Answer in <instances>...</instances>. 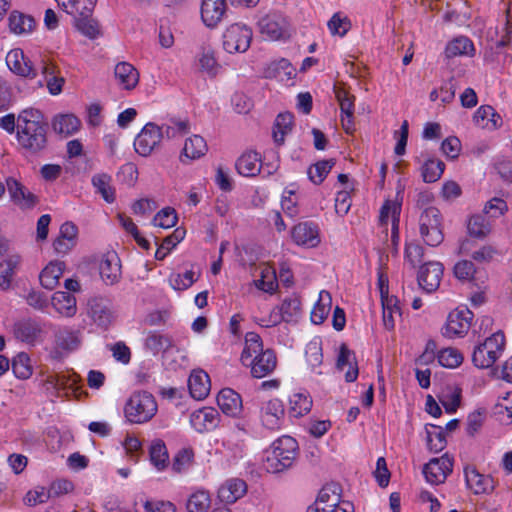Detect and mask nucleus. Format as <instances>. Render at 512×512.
I'll use <instances>...</instances> for the list:
<instances>
[{
  "mask_svg": "<svg viewBox=\"0 0 512 512\" xmlns=\"http://www.w3.org/2000/svg\"><path fill=\"white\" fill-rule=\"evenodd\" d=\"M47 123L39 110L22 111L17 119V136L20 145L31 153H38L47 145Z\"/></svg>",
  "mask_w": 512,
  "mask_h": 512,
  "instance_id": "obj_1",
  "label": "nucleus"
},
{
  "mask_svg": "<svg viewBox=\"0 0 512 512\" xmlns=\"http://www.w3.org/2000/svg\"><path fill=\"white\" fill-rule=\"evenodd\" d=\"M298 454L297 441L290 436L277 439L270 454L266 458L265 467L268 472L280 473L290 468Z\"/></svg>",
  "mask_w": 512,
  "mask_h": 512,
  "instance_id": "obj_2",
  "label": "nucleus"
},
{
  "mask_svg": "<svg viewBox=\"0 0 512 512\" xmlns=\"http://www.w3.org/2000/svg\"><path fill=\"white\" fill-rule=\"evenodd\" d=\"M157 412V403L152 394L136 392L130 396L124 414L131 423L142 424L151 420Z\"/></svg>",
  "mask_w": 512,
  "mask_h": 512,
  "instance_id": "obj_3",
  "label": "nucleus"
},
{
  "mask_svg": "<svg viewBox=\"0 0 512 512\" xmlns=\"http://www.w3.org/2000/svg\"><path fill=\"white\" fill-rule=\"evenodd\" d=\"M505 349V336L497 331L477 345L472 354L473 364L480 369H487L499 359Z\"/></svg>",
  "mask_w": 512,
  "mask_h": 512,
  "instance_id": "obj_4",
  "label": "nucleus"
},
{
  "mask_svg": "<svg viewBox=\"0 0 512 512\" xmlns=\"http://www.w3.org/2000/svg\"><path fill=\"white\" fill-rule=\"evenodd\" d=\"M419 233L428 246L437 247L443 242V218L438 208L427 207L420 212Z\"/></svg>",
  "mask_w": 512,
  "mask_h": 512,
  "instance_id": "obj_5",
  "label": "nucleus"
},
{
  "mask_svg": "<svg viewBox=\"0 0 512 512\" xmlns=\"http://www.w3.org/2000/svg\"><path fill=\"white\" fill-rule=\"evenodd\" d=\"M252 36L250 27L242 23H233L223 33V48L228 53H243L250 47Z\"/></svg>",
  "mask_w": 512,
  "mask_h": 512,
  "instance_id": "obj_6",
  "label": "nucleus"
},
{
  "mask_svg": "<svg viewBox=\"0 0 512 512\" xmlns=\"http://www.w3.org/2000/svg\"><path fill=\"white\" fill-rule=\"evenodd\" d=\"M260 33L270 40H280L290 36V25L285 16L271 12L258 21Z\"/></svg>",
  "mask_w": 512,
  "mask_h": 512,
  "instance_id": "obj_7",
  "label": "nucleus"
},
{
  "mask_svg": "<svg viewBox=\"0 0 512 512\" xmlns=\"http://www.w3.org/2000/svg\"><path fill=\"white\" fill-rule=\"evenodd\" d=\"M163 139V131L153 122L147 123L134 141L135 151L144 157L149 156Z\"/></svg>",
  "mask_w": 512,
  "mask_h": 512,
  "instance_id": "obj_8",
  "label": "nucleus"
},
{
  "mask_svg": "<svg viewBox=\"0 0 512 512\" xmlns=\"http://www.w3.org/2000/svg\"><path fill=\"white\" fill-rule=\"evenodd\" d=\"M473 313L468 308L455 309L447 318L443 335L449 338L464 336L471 326Z\"/></svg>",
  "mask_w": 512,
  "mask_h": 512,
  "instance_id": "obj_9",
  "label": "nucleus"
},
{
  "mask_svg": "<svg viewBox=\"0 0 512 512\" xmlns=\"http://www.w3.org/2000/svg\"><path fill=\"white\" fill-rule=\"evenodd\" d=\"M342 488L338 483H327L319 491L318 496L306 512H322L321 508L334 509L340 506Z\"/></svg>",
  "mask_w": 512,
  "mask_h": 512,
  "instance_id": "obj_10",
  "label": "nucleus"
},
{
  "mask_svg": "<svg viewBox=\"0 0 512 512\" xmlns=\"http://www.w3.org/2000/svg\"><path fill=\"white\" fill-rule=\"evenodd\" d=\"M453 461L447 454L440 458H433L423 467V474L427 482L433 485L443 483L452 472Z\"/></svg>",
  "mask_w": 512,
  "mask_h": 512,
  "instance_id": "obj_11",
  "label": "nucleus"
},
{
  "mask_svg": "<svg viewBox=\"0 0 512 512\" xmlns=\"http://www.w3.org/2000/svg\"><path fill=\"white\" fill-rule=\"evenodd\" d=\"M442 263L430 261L422 265L418 272V284L426 292L431 293L438 289L443 275Z\"/></svg>",
  "mask_w": 512,
  "mask_h": 512,
  "instance_id": "obj_12",
  "label": "nucleus"
},
{
  "mask_svg": "<svg viewBox=\"0 0 512 512\" xmlns=\"http://www.w3.org/2000/svg\"><path fill=\"white\" fill-rule=\"evenodd\" d=\"M227 11L226 0H202L201 20L210 29L216 28Z\"/></svg>",
  "mask_w": 512,
  "mask_h": 512,
  "instance_id": "obj_13",
  "label": "nucleus"
},
{
  "mask_svg": "<svg viewBox=\"0 0 512 512\" xmlns=\"http://www.w3.org/2000/svg\"><path fill=\"white\" fill-rule=\"evenodd\" d=\"M6 186L11 200L21 209H30L37 204V197L17 179L8 177Z\"/></svg>",
  "mask_w": 512,
  "mask_h": 512,
  "instance_id": "obj_14",
  "label": "nucleus"
},
{
  "mask_svg": "<svg viewBox=\"0 0 512 512\" xmlns=\"http://www.w3.org/2000/svg\"><path fill=\"white\" fill-rule=\"evenodd\" d=\"M293 241L300 246L316 247L320 243L319 229L313 222H301L291 231Z\"/></svg>",
  "mask_w": 512,
  "mask_h": 512,
  "instance_id": "obj_15",
  "label": "nucleus"
},
{
  "mask_svg": "<svg viewBox=\"0 0 512 512\" xmlns=\"http://www.w3.org/2000/svg\"><path fill=\"white\" fill-rule=\"evenodd\" d=\"M6 64L9 69L16 75L33 79L36 77V70L33 68L32 62L24 55V52L17 48L12 49L6 56Z\"/></svg>",
  "mask_w": 512,
  "mask_h": 512,
  "instance_id": "obj_16",
  "label": "nucleus"
},
{
  "mask_svg": "<svg viewBox=\"0 0 512 512\" xmlns=\"http://www.w3.org/2000/svg\"><path fill=\"white\" fill-rule=\"evenodd\" d=\"M220 422L219 412L212 407H204L194 411L190 416L192 427L200 433L214 430Z\"/></svg>",
  "mask_w": 512,
  "mask_h": 512,
  "instance_id": "obj_17",
  "label": "nucleus"
},
{
  "mask_svg": "<svg viewBox=\"0 0 512 512\" xmlns=\"http://www.w3.org/2000/svg\"><path fill=\"white\" fill-rule=\"evenodd\" d=\"M99 273L106 285H113L121 278L120 259L115 252L104 254L99 263Z\"/></svg>",
  "mask_w": 512,
  "mask_h": 512,
  "instance_id": "obj_18",
  "label": "nucleus"
},
{
  "mask_svg": "<svg viewBox=\"0 0 512 512\" xmlns=\"http://www.w3.org/2000/svg\"><path fill=\"white\" fill-rule=\"evenodd\" d=\"M276 365L277 358L274 351L267 349L250 360L247 366H251V374L254 378H263L272 373Z\"/></svg>",
  "mask_w": 512,
  "mask_h": 512,
  "instance_id": "obj_19",
  "label": "nucleus"
},
{
  "mask_svg": "<svg viewBox=\"0 0 512 512\" xmlns=\"http://www.w3.org/2000/svg\"><path fill=\"white\" fill-rule=\"evenodd\" d=\"M284 414L285 410L282 401L279 399H271L262 407V423L266 428L270 430L279 429Z\"/></svg>",
  "mask_w": 512,
  "mask_h": 512,
  "instance_id": "obj_20",
  "label": "nucleus"
},
{
  "mask_svg": "<svg viewBox=\"0 0 512 512\" xmlns=\"http://www.w3.org/2000/svg\"><path fill=\"white\" fill-rule=\"evenodd\" d=\"M217 403L221 411L228 416L237 417L243 410L241 396L230 388H224L219 392Z\"/></svg>",
  "mask_w": 512,
  "mask_h": 512,
  "instance_id": "obj_21",
  "label": "nucleus"
},
{
  "mask_svg": "<svg viewBox=\"0 0 512 512\" xmlns=\"http://www.w3.org/2000/svg\"><path fill=\"white\" fill-rule=\"evenodd\" d=\"M247 492L245 481L239 478L227 480L218 490V498L226 504H233Z\"/></svg>",
  "mask_w": 512,
  "mask_h": 512,
  "instance_id": "obj_22",
  "label": "nucleus"
},
{
  "mask_svg": "<svg viewBox=\"0 0 512 512\" xmlns=\"http://www.w3.org/2000/svg\"><path fill=\"white\" fill-rule=\"evenodd\" d=\"M467 486L475 494H488L494 490V480L489 475L480 474L475 468L465 469Z\"/></svg>",
  "mask_w": 512,
  "mask_h": 512,
  "instance_id": "obj_23",
  "label": "nucleus"
},
{
  "mask_svg": "<svg viewBox=\"0 0 512 512\" xmlns=\"http://www.w3.org/2000/svg\"><path fill=\"white\" fill-rule=\"evenodd\" d=\"M475 125L482 129L496 130L502 126V118L490 105L480 106L474 116Z\"/></svg>",
  "mask_w": 512,
  "mask_h": 512,
  "instance_id": "obj_24",
  "label": "nucleus"
},
{
  "mask_svg": "<svg viewBox=\"0 0 512 512\" xmlns=\"http://www.w3.org/2000/svg\"><path fill=\"white\" fill-rule=\"evenodd\" d=\"M89 312L94 320L101 327H107L113 319V311L109 301L102 298H94L89 302Z\"/></svg>",
  "mask_w": 512,
  "mask_h": 512,
  "instance_id": "obj_25",
  "label": "nucleus"
},
{
  "mask_svg": "<svg viewBox=\"0 0 512 512\" xmlns=\"http://www.w3.org/2000/svg\"><path fill=\"white\" fill-rule=\"evenodd\" d=\"M8 25L12 33L16 35H27L34 30L36 22L31 15L14 10L9 15Z\"/></svg>",
  "mask_w": 512,
  "mask_h": 512,
  "instance_id": "obj_26",
  "label": "nucleus"
},
{
  "mask_svg": "<svg viewBox=\"0 0 512 512\" xmlns=\"http://www.w3.org/2000/svg\"><path fill=\"white\" fill-rule=\"evenodd\" d=\"M42 332L39 322L33 319H23L14 325L15 337L22 342L34 343Z\"/></svg>",
  "mask_w": 512,
  "mask_h": 512,
  "instance_id": "obj_27",
  "label": "nucleus"
},
{
  "mask_svg": "<svg viewBox=\"0 0 512 512\" xmlns=\"http://www.w3.org/2000/svg\"><path fill=\"white\" fill-rule=\"evenodd\" d=\"M188 387L194 399L202 400L206 398L210 391V379L208 374L203 370L194 371L188 379Z\"/></svg>",
  "mask_w": 512,
  "mask_h": 512,
  "instance_id": "obj_28",
  "label": "nucleus"
},
{
  "mask_svg": "<svg viewBox=\"0 0 512 512\" xmlns=\"http://www.w3.org/2000/svg\"><path fill=\"white\" fill-rule=\"evenodd\" d=\"M261 157L255 151H249L242 154L237 162L236 169L239 174L246 177H254L261 171Z\"/></svg>",
  "mask_w": 512,
  "mask_h": 512,
  "instance_id": "obj_29",
  "label": "nucleus"
},
{
  "mask_svg": "<svg viewBox=\"0 0 512 512\" xmlns=\"http://www.w3.org/2000/svg\"><path fill=\"white\" fill-rule=\"evenodd\" d=\"M114 74L119 84L127 90L136 87L139 81V73L136 68L128 62H120L115 66Z\"/></svg>",
  "mask_w": 512,
  "mask_h": 512,
  "instance_id": "obj_30",
  "label": "nucleus"
},
{
  "mask_svg": "<svg viewBox=\"0 0 512 512\" xmlns=\"http://www.w3.org/2000/svg\"><path fill=\"white\" fill-rule=\"evenodd\" d=\"M64 269L63 262H50L39 275L41 285L47 290H53L59 284Z\"/></svg>",
  "mask_w": 512,
  "mask_h": 512,
  "instance_id": "obj_31",
  "label": "nucleus"
},
{
  "mask_svg": "<svg viewBox=\"0 0 512 512\" xmlns=\"http://www.w3.org/2000/svg\"><path fill=\"white\" fill-rule=\"evenodd\" d=\"M97 0H63L59 6L74 18L92 16Z\"/></svg>",
  "mask_w": 512,
  "mask_h": 512,
  "instance_id": "obj_32",
  "label": "nucleus"
},
{
  "mask_svg": "<svg viewBox=\"0 0 512 512\" xmlns=\"http://www.w3.org/2000/svg\"><path fill=\"white\" fill-rule=\"evenodd\" d=\"M346 365H349L350 369L345 373V380L347 382H354L358 377L356 358L346 344H342L337 359V368L343 370Z\"/></svg>",
  "mask_w": 512,
  "mask_h": 512,
  "instance_id": "obj_33",
  "label": "nucleus"
},
{
  "mask_svg": "<svg viewBox=\"0 0 512 512\" xmlns=\"http://www.w3.org/2000/svg\"><path fill=\"white\" fill-rule=\"evenodd\" d=\"M52 305L58 313L71 317L76 313V299L69 292L57 291L53 294Z\"/></svg>",
  "mask_w": 512,
  "mask_h": 512,
  "instance_id": "obj_34",
  "label": "nucleus"
},
{
  "mask_svg": "<svg viewBox=\"0 0 512 512\" xmlns=\"http://www.w3.org/2000/svg\"><path fill=\"white\" fill-rule=\"evenodd\" d=\"M474 54L473 42L464 36L457 37L450 41L445 49L447 58H454L458 56H472Z\"/></svg>",
  "mask_w": 512,
  "mask_h": 512,
  "instance_id": "obj_35",
  "label": "nucleus"
},
{
  "mask_svg": "<svg viewBox=\"0 0 512 512\" xmlns=\"http://www.w3.org/2000/svg\"><path fill=\"white\" fill-rule=\"evenodd\" d=\"M92 185L107 203L115 201V190L111 185L112 177L107 173H97L92 177Z\"/></svg>",
  "mask_w": 512,
  "mask_h": 512,
  "instance_id": "obj_36",
  "label": "nucleus"
},
{
  "mask_svg": "<svg viewBox=\"0 0 512 512\" xmlns=\"http://www.w3.org/2000/svg\"><path fill=\"white\" fill-rule=\"evenodd\" d=\"M207 152V144L204 138L200 135H193L186 139L181 156L189 160L198 159L205 155Z\"/></svg>",
  "mask_w": 512,
  "mask_h": 512,
  "instance_id": "obj_37",
  "label": "nucleus"
},
{
  "mask_svg": "<svg viewBox=\"0 0 512 512\" xmlns=\"http://www.w3.org/2000/svg\"><path fill=\"white\" fill-rule=\"evenodd\" d=\"M159 127L162 128L163 138L167 139L182 137L190 132V122L187 119L171 118Z\"/></svg>",
  "mask_w": 512,
  "mask_h": 512,
  "instance_id": "obj_38",
  "label": "nucleus"
},
{
  "mask_svg": "<svg viewBox=\"0 0 512 512\" xmlns=\"http://www.w3.org/2000/svg\"><path fill=\"white\" fill-rule=\"evenodd\" d=\"M20 264V257L11 256L0 263V289L6 291L10 288L15 269Z\"/></svg>",
  "mask_w": 512,
  "mask_h": 512,
  "instance_id": "obj_39",
  "label": "nucleus"
},
{
  "mask_svg": "<svg viewBox=\"0 0 512 512\" xmlns=\"http://www.w3.org/2000/svg\"><path fill=\"white\" fill-rule=\"evenodd\" d=\"M52 126L59 134L71 135L79 130L81 122L76 116L65 114L55 117Z\"/></svg>",
  "mask_w": 512,
  "mask_h": 512,
  "instance_id": "obj_40",
  "label": "nucleus"
},
{
  "mask_svg": "<svg viewBox=\"0 0 512 512\" xmlns=\"http://www.w3.org/2000/svg\"><path fill=\"white\" fill-rule=\"evenodd\" d=\"M467 229L470 236L484 239L491 232V224L484 215L477 214L469 219Z\"/></svg>",
  "mask_w": 512,
  "mask_h": 512,
  "instance_id": "obj_41",
  "label": "nucleus"
},
{
  "mask_svg": "<svg viewBox=\"0 0 512 512\" xmlns=\"http://www.w3.org/2000/svg\"><path fill=\"white\" fill-rule=\"evenodd\" d=\"M151 463L158 469L164 470L168 465L169 455L165 443L162 440L152 442L149 449Z\"/></svg>",
  "mask_w": 512,
  "mask_h": 512,
  "instance_id": "obj_42",
  "label": "nucleus"
},
{
  "mask_svg": "<svg viewBox=\"0 0 512 512\" xmlns=\"http://www.w3.org/2000/svg\"><path fill=\"white\" fill-rule=\"evenodd\" d=\"M493 415L503 424L512 423V392H507L493 407Z\"/></svg>",
  "mask_w": 512,
  "mask_h": 512,
  "instance_id": "obj_43",
  "label": "nucleus"
},
{
  "mask_svg": "<svg viewBox=\"0 0 512 512\" xmlns=\"http://www.w3.org/2000/svg\"><path fill=\"white\" fill-rule=\"evenodd\" d=\"M293 115L289 112L280 113L274 124L273 137L277 144L284 143L285 135L292 130Z\"/></svg>",
  "mask_w": 512,
  "mask_h": 512,
  "instance_id": "obj_44",
  "label": "nucleus"
},
{
  "mask_svg": "<svg viewBox=\"0 0 512 512\" xmlns=\"http://www.w3.org/2000/svg\"><path fill=\"white\" fill-rule=\"evenodd\" d=\"M289 413L293 417H301L307 414L312 408V399L305 393H295L289 400Z\"/></svg>",
  "mask_w": 512,
  "mask_h": 512,
  "instance_id": "obj_45",
  "label": "nucleus"
},
{
  "mask_svg": "<svg viewBox=\"0 0 512 512\" xmlns=\"http://www.w3.org/2000/svg\"><path fill=\"white\" fill-rule=\"evenodd\" d=\"M74 24L76 29L89 39L93 40L101 35L99 23L92 16L74 18Z\"/></svg>",
  "mask_w": 512,
  "mask_h": 512,
  "instance_id": "obj_46",
  "label": "nucleus"
},
{
  "mask_svg": "<svg viewBox=\"0 0 512 512\" xmlns=\"http://www.w3.org/2000/svg\"><path fill=\"white\" fill-rule=\"evenodd\" d=\"M331 308V296L327 291H321L319 300L311 313V320L315 324H321L327 318Z\"/></svg>",
  "mask_w": 512,
  "mask_h": 512,
  "instance_id": "obj_47",
  "label": "nucleus"
},
{
  "mask_svg": "<svg viewBox=\"0 0 512 512\" xmlns=\"http://www.w3.org/2000/svg\"><path fill=\"white\" fill-rule=\"evenodd\" d=\"M210 505V494L205 490H198L188 498L186 509L188 512H207Z\"/></svg>",
  "mask_w": 512,
  "mask_h": 512,
  "instance_id": "obj_48",
  "label": "nucleus"
},
{
  "mask_svg": "<svg viewBox=\"0 0 512 512\" xmlns=\"http://www.w3.org/2000/svg\"><path fill=\"white\" fill-rule=\"evenodd\" d=\"M445 169V164L441 160L429 159L421 169L423 181L433 183L440 179Z\"/></svg>",
  "mask_w": 512,
  "mask_h": 512,
  "instance_id": "obj_49",
  "label": "nucleus"
},
{
  "mask_svg": "<svg viewBox=\"0 0 512 512\" xmlns=\"http://www.w3.org/2000/svg\"><path fill=\"white\" fill-rule=\"evenodd\" d=\"M430 428H426L427 445L430 451L438 453L446 447L447 441L442 427L430 425Z\"/></svg>",
  "mask_w": 512,
  "mask_h": 512,
  "instance_id": "obj_50",
  "label": "nucleus"
},
{
  "mask_svg": "<svg viewBox=\"0 0 512 512\" xmlns=\"http://www.w3.org/2000/svg\"><path fill=\"white\" fill-rule=\"evenodd\" d=\"M334 165L335 161L333 159L317 162L313 166L309 167L307 171L309 179L314 184H321Z\"/></svg>",
  "mask_w": 512,
  "mask_h": 512,
  "instance_id": "obj_51",
  "label": "nucleus"
},
{
  "mask_svg": "<svg viewBox=\"0 0 512 512\" xmlns=\"http://www.w3.org/2000/svg\"><path fill=\"white\" fill-rule=\"evenodd\" d=\"M280 307L284 322L296 321L301 314V302L297 297L285 298Z\"/></svg>",
  "mask_w": 512,
  "mask_h": 512,
  "instance_id": "obj_52",
  "label": "nucleus"
},
{
  "mask_svg": "<svg viewBox=\"0 0 512 512\" xmlns=\"http://www.w3.org/2000/svg\"><path fill=\"white\" fill-rule=\"evenodd\" d=\"M145 346L153 354H158L169 349L172 346V340L166 335L154 332L147 336Z\"/></svg>",
  "mask_w": 512,
  "mask_h": 512,
  "instance_id": "obj_53",
  "label": "nucleus"
},
{
  "mask_svg": "<svg viewBox=\"0 0 512 512\" xmlns=\"http://www.w3.org/2000/svg\"><path fill=\"white\" fill-rule=\"evenodd\" d=\"M12 371L19 379H28L32 375L30 358L26 353L17 354L12 360Z\"/></svg>",
  "mask_w": 512,
  "mask_h": 512,
  "instance_id": "obj_54",
  "label": "nucleus"
},
{
  "mask_svg": "<svg viewBox=\"0 0 512 512\" xmlns=\"http://www.w3.org/2000/svg\"><path fill=\"white\" fill-rule=\"evenodd\" d=\"M185 235V231L176 229L171 235L167 236L155 252L157 260H163L167 254L179 243Z\"/></svg>",
  "mask_w": 512,
  "mask_h": 512,
  "instance_id": "obj_55",
  "label": "nucleus"
},
{
  "mask_svg": "<svg viewBox=\"0 0 512 512\" xmlns=\"http://www.w3.org/2000/svg\"><path fill=\"white\" fill-rule=\"evenodd\" d=\"M438 362L446 368H456L463 362V355L455 348H445L437 354Z\"/></svg>",
  "mask_w": 512,
  "mask_h": 512,
  "instance_id": "obj_56",
  "label": "nucleus"
},
{
  "mask_svg": "<svg viewBox=\"0 0 512 512\" xmlns=\"http://www.w3.org/2000/svg\"><path fill=\"white\" fill-rule=\"evenodd\" d=\"M194 459V452L191 448H182L173 458L172 469L176 473H181L188 470Z\"/></svg>",
  "mask_w": 512,
  "mask_h": 512,
  "instance_id": "obj_57",
  "label": "nucleus"
},
{
  "mask_svg": "<svg viewBox=\"0 0 512 512\" xmlns=\"http://www.w3.org/2000/svg\"><path fill=\"white\" fill-rule=\"evenodd\" d=\"M334 93L340 105L341 115L354 114L355 96L336 85L334 86Z\"/></svg>",
  "mask_w": 512,
  "mask_h": 512,
  "instance_id": "obj_58",
  "label": "nucleus"
},
{
  "mask_svg": "<svg viewBox=\"0 0 512 512\" xmlns=\"http://www.w3.org/2000/svg\"><path fill=\"white\" fill-rule=\"evenodd\" d=\"M328 28L331 34L343 37L351 29V21L347 16L335 13L328 21Z\"/></svg>",
  "mask_w": 512,
  "mask_h": 512,
  "instance_id": "obj_59",
  "label": "nucleus"
},
{
  "mask_svg": "<svg viewBox=\"0 0 512 512\" xmlns=\"http://www.w3.org/2000/svg\"><path fill=\"white\" fill-rule=\"evenodd\" d=\"M177 223V215L173 208L167 207L160 210L153 218L155 226L168 229Z\"/></svg>",
  "mask_w": 512,
  "mask_h": 512,
  "instance_id": "obj_60",
  "label": "nucleus"
},
{
  "mask_svg": "<svg viewBox=\"0 0 512 512\" xmlns=\"http://www.w3.org/2000/svg\"><path fill=\"white\" fill-rule=\"evenodd\" d=\"M383 322L387 329H393L395 325L394 314H398L400 316V309L396 305L397 300L394 297L391 299L383 300Z\"/></svg>",
  "mask_w": 512,
  "mask_h": 512,
  "instance_id": "obj_61",
  "label": "nucleus"
},
{
  "mask_svg": "<svg viewBox=\"0 0 512 512\" xmlns=\"http://www.w3.org/2000/svg\"><path fill=\"white\" fill-rule=\"evenodd\" d=\"M50 499L48 490L44 487H37L35 490H29L23 498L24 504L33 507L47 502Z\"/></svg>",
  "mask_w": 512,
  "mask_h": 512,
  "instance_id": "obj_62",
  "label": "nucleus"
},
{
  "mask_svg": "<svg viewBox=\"0 0 512 512\" xmlns=\"http://www.w3.org/2000/svg\"><path fill=\"white\" fill-rule=\"evenodd\" d=\"M56 342L62 349L74 350L79 344V339L76 333L68 330H62L57 333Z\"/></svg>",
  "mask_w": 512,
  "mask_h": 512,
  "instance_id": "obj_63",
  "label": "nucleus"
},
{
  "mask_svg": "<svg viewBox=\"0 0 512 512\" xmlns=\"http://www.w3.org/2000/svg\"><path fill=\"white\" fill-rule=\"evenodd\" d=\"M195 281L192 270H188L184 274H174L170 278L172 288L180 291L188 289Z\"/></svg>",
  "mask_w": 512,
  "mask_h": 512,
  "instance_id": "obj_64",
  "label": "nucleus"
}]
</instances>
